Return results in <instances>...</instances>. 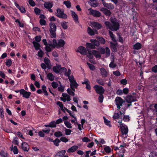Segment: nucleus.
<instances>
[{"label": "nucleus", "instance_id": "nucleus-12", "mask_svg": "<svg viewBox=\"0 0 157 157\" xmlns=\"http://www.w3.org/2000/svg\"><path fill=\"white\" fill-rule=\"evenodd\" d=\"M115 101L116 105H122L123 103L124 102V101L121 98L119 97L116 98Z\"/></svg>", "mask_w": 157, "mask_h": 157}, {"label": "nucleus", "instance_id": "nucleus-55", "mask_svg": "<svg viewBox=\"0 0 157 157\" xmlns=\"http://www.w3.org/2000/svg\"><path fill=\"white\" fill-rule=\"evenodd\" d=\"M103 94H99L100 95L98 97V99L99 101L101 103H102L103 102L104 99V96L103 95Z\"/></svg>", "mask_w": 157, "mask_h": 157}, {"label": "nucleus", "instance_id": "nucleus-14", "mask_svg": "<svg viewBox=\"0 0 157 157\" xmlns=\"http://www.w3.org/2000/svg\"><path fill=\"white\" fill-rule=\"evenodd\" d=\"M100 11L102 12L106 16H110L111 14V11L105 8L102 7L101 8Z\"/></svg>", "mask_w": 157, "mask_h": 157}, {"label": "nucleus", "instance_id": "nucleus-1", "mask_svg": "<svg viewBox=\"0 0 157 157\" xmlns=\"http://www.w3.org/2000/svg\"><path fill=\"white\" fill-rule=\"evenodd\" d=\"M111 21L112 24L110 30L112 31H117L120 28V24L116 19L111 18Z\"/></svg>", "mask_w": 157, "mask_h": 157}, {"label": "nucleus", "instance_id": "nucleus-35", "mask_svg": "<svg viewBox=\"0 0 157 157\" xmlns=\"http://www.w3.org/2000/svg\"><path fill=\"white\" fill-rule=\"evenodd\" d=\"M104 119V122L106 125L110 127H112L110 121L104 117H103Z\"/></svg>", "mask_w": 157, "mask_h": 157}, {"label": "nucleus", "instance_id": "nucleus-51", "mask_svg": "<svg viewBox=\"0 0 157 157\" xmlns=\"http://www.w3.org/2000/svg\"><path fill=\"white\" fill-rule=\"evenodd\" d=\"M64 75L66 76L69 77L70 76L71 74V69H68V71H67V69H65Z\"/></svg>", "mask_w": 157, "mask_h": 157}, {"label": "nucleus", "instance_id": "nucleus-44", "mask_svg": "<svg viewBox=\"0 0 157 157\" xmlns=\"http://www.w3.org/2000/svg\"><path fill=\"white\" fill-rule=\"evenodd\" d=\"M34 11L35 13L37 15H39L40 13V10L38 8L35 7L34 9Z\"/></svg>", "mask_w": 157, "mask_h": 157}, {"label": "nucleus", "instance_id": "nucleus-58", "mask_svg": "<svg viewBox=\"0 0 157 157\" xmlns=\"http://www.w3.org/2000/svg\"><path fill=\"white\" fill-rule=\"evenodd\" d=\"M50 127L55 128L56 127V124L55 121H52L49 123Z\"/></svg>", "mask_w": 157, "mask_h": 157}, {"label": "nucleus", "instance_id": "nucleus-34", "mask_svg": "<svg viewBox=\"0 0 157 157\" xmlns=\"http://www.w3.org/2000/svg\"><path fill=\"white\" fill-rule=\"evenodd\" d=\"M101 74L103 77H105L107 76V72L106 69H100Z\"/></svg>", "mask_w": 157, "mask_h": 157}, {"label": "nucleus", "instance_id": "nucleus-41", "mask_svg": "<svg viewBox=\"0 0 157 157\" xmlns=\"http://www.w3.org/2000/svg\"><path fill=\"white\" fill-rule=\"evenodd\" d=\"M54 135L56 137L59 138L63 136V134L60 131H57L54 133Z\"/></svg>", "mask_w": 157, "mask_h": 157}, {"label": "nucleus", "instance_id": "nucleus-9", "mask_svg": "<svg viewBox=\"0 0 157 157\" xmlns=\"http://www.w3.org/2000/svg\"><path fill=\"white\" fill-rule=\"evenodd\" d=\"M121 129V132L122 135L127 134L128 132V128L127 126L124 125L123 126L121 125L120 126Z\"/></svg>", "mask_w": 157, "mask_h": 157}, {"label": "nucleus", "instance_id": "nucleus-54", "mask_svg": "<svg viewBox=\"0 0 157 157\" xmlns=\"http://www.w3.org/2000/svg\"><path fill=\"white\" fill-rule=\"evenodd\" d=\"M96 81L99 84L103 86L104 85L105 83L103 80L102 79H97Z\"/></svg>", "mask_w": 157, "mask_h": 157}, {"label": "nucleus", "instance_id": "nucleus-21", "mask_svg": "<svg viewBox=\"0 0 157 157\" xmlns=\"http://www.w3.org/2000/svg\"><path fill=\"white\" fill-rule=\"evenodd\" d=\"M65 44L64 41L62 39H60L59 40L58 43L57 48L62 47H63Z\"/></svg>", "mask_w": 157, "mask_h": 157}, {"label": "nucleus", "instance_id": "nucleus-47", "mask_svg": "<svg viewBox=\"0 0 157 157\" xmlns=\"http://www.w3.org/2000/svg\"><path fill=\"white\" fill-rule=\"evenodd\" d=\"M60 142V140L58 138H56L54 140V144L56 146H59V143Z\"/></svg>", "mask_w": 157, "mask_h": 157}, {"label": "nucleus", "instance_id": "nucleus-23", "mask_svg": "<svg viewBox=\"0 0 157 157\" xmlns=\"http://www.w3.org/2000/svg\"><path fill=\"white\" fill-rule=\"evenodd\" d=\"M71 14L72 16L74 19L75 21L76 22L78 21V16L77 14L73 11H71Z\"/></svg>", "mask_w": 157, "mask_h": 157}, {"label": "nucleus", "instance_id": "nucleus-11", "mask_svg": "<svg viewBox=\"0 0 157 157\" xmlns=\"http://www.w3.org/2000/svg\"><path fill=\"white\" fill-rule=\"evenodd\" d=\"M21 149L24 151L28 152L29 149V146L26 142L22 143L21 145Z\"/></svg>", "mask_w": 157, "mask_h": 157}, {"label": "nucleus", "instance_id": "nucleus-24", "mask_svg": "<svg viewBox=\"0 0 157 157\" xmlns=\"http://www.w3.org/2000/svg\"><path fill=\"white\" fill-rule=\"evenodd\" d=\"M92 53L96 58L99 59L101 58V55L98 51L95 50H93Z\"/></svg>", "mask_w": 157, "mask_h": 157}, {"label": "nucleus", "instance_id": "nucleus-32", "mask_svg": "<svg viewBox=\"0 0 157 157\" xmlns=\"http://www.w3.org/2000/svg\"><path fill=\"white\" fill-rule=\"evenodd\" d=\"M56 104L59 105V106L61 110L63 111L64 113H65V111L64 109V107L62 102L59 101L57 102Z\"/></svg>", "mask_w": 157, "mask_h": 157}, {"label": "nucleus", "instance_id": "nucleus-50", "mask_svg": "<svg viewBox=\"0 0 157 157\" xmlns=\"http://www.w3.org/2000/svg\"><path fill=\"white\" fill-rule=\"evenodd\" d=\"M52 69H66L64 67H62L59 63H56V66L53 67Z\"/></svg>", "mask_w": 157, "mask_h": 157}, {"label": "nucleus", "instance_id": "nucleus-40", "mask_svg": "<svg viewBox=\"0 0 157 157\" xmlns=\"http://www.w3.org/2000/svg\"><path fill=\"white\" fill-rule=\"evenodd\" d=\"M63 4L65 5L68 8H70L71 6V3L69 1H64Z\"/></svg>", "mask_w": 157, "mask_h": 157}, {"label": "nucleus", "instance_id": "nucleus-19", "mask_svg": "<svg viewBox=\"0 0 157 157\" xmlns=\"http://www.w3.org/2000/svg\"><path fill=\"white\" fill-rule=\"evenodd\" d=\"M142 45L139 42H137L133 45V48L135 50H139L142 48Z\"/></svg>", "mask_w": 157, "mask_h": 157}, {"label": "nucleus", "instance_id": "nucleus-64", "mask_svg": "<svg viewBox=\"0 0 157 157\" xmlns=\"http://www.w3.org/2000/svg\"><path fill=\"white\" fill-rule=\"evenodd\" d=\"M13 152L14 154H17L18 153V151L16 146H14L13 147Z\"/></svg>", "mask_w": 157, "mask_h": 157}, {"label": "nucleus", "instance_id": "nucleus-53", "mask_svg": "<svg viewBox=\"0 0 157 157\" xmlns=\"http://www.w3.org/2000/svg\"><path fill=\"white\" fill-rule=\"evenodd\" d=\"M41 37L40 36H36L35 37L34 39L36 42L38 43L41 41Z\"/></svg>", "mask_w": 157, "mask_h": 157}, {"label": "nucleus", "instance_id": "nucleus-63", "mask_svg": "<svg viewBox=\"0 0 157 157\" xmlns=\"http://www.w3.org/2000/svg\"><path fill=\"white\" fill-rule=\"evenodd\" d=\"M123 120L125 122L128 121L130 120L129 117L128 115H124L123 117Z\"/></svg>", "mask_w": 157, "mask_h": 157}, {"label": "nucleus", "instance_id": "nucleus-42", "mask_svg": "<svg viewBox=\"0 0 157 157\" xmlns=\"http://www.w3.org/2000/svg\"><path fill=\"white\" fill-rule=\"evenodd\" d=\"M68 94L72 96H74L75 95L74 92L72 91L71 90L70 88H68L67 90Z\"/></svg>", "mask_w": 157, "mask_h": 157}, {"label": "nucleus", "instance_id": "nucleus-56", "mask_svg": "<svg viewBox=\"0 0 157 157\" xmlns=\"http://www.w3.org/2000/svg\"><path fill=\"white\" fill-rule=\"evenodd\" d=\"M4 109L2 106L0 107V117L1 118H2L4 117Z\"/></svg>", "mask_w": 157, "mask_h": 157}, {"label": "nucleus", "instance_id": "nucleus-8", "mask_svg": "<svg viewBox=\"0 0 157 157\" xmlns=\"http://www.w3.org/2000/svg\"><path fill=\"white\" fill-rule=\"evenodd\" d=\"M76 52H79L83 55H86L87 54V51L86 48L82 46H79Z\"/></svg>", "mask_w": 157, "mask_h": 157}, {"label": "nucleus", "instance_id": "nucleus-5", "mask_svg": "<svg viewBox=\"0 0 157 157\" xmlns=\"http://www.w3.org/2000/svg\"><path fill=\"white\" fill-rule=\"evenodd\" d=\"M57 14L56 15L60 18L66 19L67 18V15L64 13L63 10H62L59 8L57 10Z\"/></svg>", "mask_w": 157, "mask_h": 157}, {"label": "nucleus", "instance_id": "nucleus-18", "mask_svg": "<svg viewBox=\"0 0 157 157\" xmlns=\"http://www.w3.org/2000/svg\"><path fill=\"white\" fill-rule=\"evenodd\" d=\"M45 64L47 65V69H52L51 65L50 60L47 58L45 57L44 60Z\"/></svg>", "mask_w": 157, "mask_h": 157}, {"label": "nucleus", "instance_id": "nucleus-3", "mask_svg": "<svg viewBox=\"0 0 157 157\" xmlns=\"http://www.w3.org/2000/svg\"><path fill=\"white\" fill-rule=\"evenodd\" d=\"M98 49L99 50L100 54H104L106 52L107 57H109L110 55V51L109 48L108 47H106L105 49L103 48L99 47L98 48Z\"/></svg>", "mask_w": 157, "mask_h": 157}, {"label": "nucleus", "instance_id": "nucleus-49", "mask_svg": "<svg viewBox=\"0 0 157 157\" xmlns=\"http://www.w3.org/2000/svg\"><path fill=\"white\" fill-rule=\"evenodd\" d=\"M51 85L53 88L56 89L59 86V84L56 82H53L51 83Z\"/></svg>", "mask_w": 157, "mask_h": 157}, {"label": "nucleus", "instance_id": "nucleus-26", "mask_svg": "<svg viewBox=\"0 0 157 157\" xmlns=\"http://www.w3.org/2000/svg\"><path fill=\"white\" fill-rule=\"evenodd\" d=\"M90 41L94 44L95 47V46L98 47L100 45V44L99 41L98 40V39H97V40L94 39H91L90 40Z\"/></svg>", "mask_w": 157, "mask_h": 157}, {"label": "nucleus", "instance_id": "nucleus-20", "mask_svg": "<svg viewBox=\"0 0 157 157\" xmlns=\"http://www.w3.org/2000/svg\"><path fill=\"white\" fill-rule=\"evenodd\" d=\"M92 25L95 28L98 30L100 29L101 28V25L98 22H94L93 23Z\"/></svg>", "mask_w": 157, "mask_h": 157}, {"label": "nucleus", "instance_id": "nucleus-31", "mask_svg": "<svg viewBox=\"0 0 157 157\" xmlns=\"http://www.w3.org/2000/svg\"><path fill=\"white\" fill-rule=\"evenodd\" d=\"M70 85L71 88H72V87L77 88L79 85L75 80L71 82Z\"/></svg>", "mask_w": 157, "mask_h": 157}, {"label": "nucleus", "instance_id": "nucleus-33", "mask_svg": "<svg viewBox=\"0 0 157 157\" xmlns=\"http://www.w3.org/2000/svg\"><path fill=\"white\" fill-rule=\"evenodd\" d=\"M53 44H49V46L52 47L54 48H55L56 47H57L58 44V43L57 40L55 39H53Z\"/></svg>", "mask_w": 157, "mask_h": 157}, {"label": "nucleus", "instance_id": "nucleus-62", "mask_svg": "<svg viewBox=\"0 0 157 157\" xmlns=\"http://www.w3.org/2000/svg\"><path fill=\"white\" fill-rule=\"evenodd\" d=\"M1 155L3 157L7 155H9L8 154L6 151H5L3 150H1Z\"/></svg>", "mask_w": 157, "mask_h": 157}, {"label": "nucleus", "instance_id": "nucleus-7", "mask_svg": "<svg viewBox=\"0 0 157 157\" xmlns=\"http://www.w3.org/2000/svg\"><path fill=\"white\" fill-rule=\"evenodd\" d=\"M31 94L30 92L26 91L23 89H21L20 94L22 95L23 97L28 99L29 98Z\"/></svg>", "mask_w": 157, "mask_h": 157}, {"label": "nucleus", "instance_id": "nucleus-22", "mask_svg": "<svg viewBox=\"0 0 157 157\" xmlns=\"http://www.w3.org/2000/svg\"><path fill=\"white\" fill-rule=\"evenodd\" d=\"M78 148L77 146L74 145L71 147L67 150L68 153L73 152H75Z\"/></svg>", "mask_w": 157, "mask_h": 157}, {"label": "nucleus", "instance_id": "nucleus-2", "mask_svg": "<svg viewBox=\"0 0 157 157\" xmlns=\"http://www.w3.org/2000/svg\"><path fill=\"white\" fill-rule=\"evenodd\" d=\"M49 26L50 27L49 31L51 35V37L52 38H56V25L54 23L51 22L49 23Z\"/></svg>", "mask_w": 157, "mask_h": 157}, {"label": "nucleus", "instance_id": "nucleus-30", "mask_svg": "<svg viewBox=\"0 0 157 157\" xmlns=\"http://www.w3.org/2000/svg\"><path fill=\"white\" fill-rule=\"evenodd\" d=\"M88 34L90 36H93L94 35L95 33L94 30L90 27H88L87 29Z\"/></svg>", "mask_w": 157, "mask_h": 157}, {"label": "nucleus", "instance_id": "nucleus-61", "mask_svg": "<svg viewBox=\"0 0 157 157\" xmlns=\"http://www.w3.org/2000/svg\"><path fill=\"white\" fill-rule=\"evenodd\" d=\"M40 24L42 25H45L46 24V21L45 20L43 19H40L39 21Z\"/></svg>", "mask_w": 157, "mask_h": 157}, {"label": "nucleus", "instance_id": "nucleus-38", "mask_svg": "<svg viewBox=\"0 0 157 157\" xmlns=\"http://www.w3.org/2000/svg\"><path fill=\"white\" fill-rule=\"evenodd\" d=\"M113 118L114 120H116L117 119H119V118H120L121 119H122V117H120L119 114L118 113H115L114 115L113 116Z\"/></svg>", "mask_w": 157, "mask_h": 157}, {"label": "nucleus", "instance_id": "nucleus-52", "mask_svg": "<svg viewBox=\"0 0 157 157\" xmlns=\"http://www.w3.org/2000/svg\"><path fill=\"white\" fill-rule=\"evenodd\" d=\"M61 25L63 29H66L67 28V22H62Z\"/></svg>", "mask_w": 157, "mask_h": 157}, {"label": "nucleus", "instance_id": "nucleus-45", "mask_svg": "<svg viewBox=\"0 0 157 157\" xmlns=\"http://www.w3.org/2000/svg\"><path fill=\"white\" fill-rule=\"evenodd\" d=\"M149 157H157V153L155 151H152L150 152L149 155Z\"/></svg>", "mask_w": 157, "mask_h": 157}, {"label": "nucleus", "instance_id": "nucleus-28", "mask_svg": "<svg viewBox=\"0 0 157 157\" xmlns=\"http://www.w3.org/2000/svg\"><path fill=\"white\" fill-rule=\"evenodd\" d=\"M53 5L52 3L46 2H45L44 4V7L46 9L51 8L52 7Z\"/></svg>", "mask_w": 157, "mask_h": 157}, {"label": "nucleus", "instance_id": "nucleus-57", "mask_svg": "<svg viewBox=\"0 0 157 157\" xmlns=\"http://www.w3.org/2000/svg\"><path fill=\"white\" fill-rule=\"evenodd\" d=\"M88 55L87 56L90 59H92L93 58L94 55L92 53V51H88Z\"/></svg>", "mask_w": 157, "mask_h": 157}, {"label": "nucleus", "instance_id": "nucleus-43", "mask_svg": "<svg viewBox=\"0 0 157 157\" xmlns=\"http://www.w3.org/2000/svg\"><path fill=\"white\" fill-rule=\"evenodd\" d=\"M12 64V61L10 59L6 60V64L8 67H10Z\"/></svg>", "mask_w": 157, "mask_h": 157}, {"label": "nucleus", "instance_id": "nucleus-13", "mask_svg": "<svg viewBox=\"0 0 157 157\" xmlns=\"http://www.w3.org/2000/svg\"><path fill=\"white\" fill-rule=\"evenodd\" d=\"M15 6L20 11L21 13H25L26 12L25 8L23 6H20L16 2H14Z\"/></svg>", "mask_w": 157, "mask_h": 157}, {"label": "nucleus", "instance_id": "nucleus-15", "mask_svg": "<svg viewBox=\"0 0 157 157\" xmlns=\"http://www.w3.org/2000/svg\"><path fill=\"white\" fill-rule=\"evenodd\" d=\"M110 47L112 51L114 52H117V48L116 46L117 45V43H113L112 42H110Z\"/></svg>", "mask_w": 157, "mask_h": 157}, {"label": "nucleus", "instance_id": "nucleus-60", "mask_svg": "<svg viewBox=\"0 0 157 157\" xmlns=\"http://www.w3.org/2000/svg\"><path fill=\"white\" fill-rule=\"evenodd\" d=\"M44 53L42 50L40 49L38 52V56L40 57H42Z\"/></svg>", "mask_w": 157, "mask_h": 157}, {"label": "nucleus", "instance_id": "nucleus-39", "mask_svg": "<svg viewBox=\"0 0 157 157\" xmlns=\"http://www.w3.org/2000/svg\"><path fill=\"white\" fill-rule=\"evenodd\" d=\"M121 149H122V150L119 151V156L121 157H124V154L125 152V150L122 148H121Z\"/></svg>", "mask_w": 157, "mask_h": 157}, {"label": "nucleus", "instance_id": "nucleus-48", "mask_svg": "<svg viewBox=\"0 0 157 157\" xmlns=\"http://www.w3.org/2000/svg\"><path fill=\"white\" fill-rule=\"evenodd\" d=\"M65 126L68 128H72L71 124L69 122L65 121L64 122Z\"/></svg>", "mask_w": 157, "mask_h": 157}, {"label": "nucleus", "instance_id": "nucleus-16", "mask_svg": "<svg viewBox=\"0 0 157 157\" xmlns=\"http://www.w3.org/2000/svg\"><path fill=\"white\" fill-rule=\"evenodd\" d=\"M103 4L104 7L109 9H113L114 8L113 5L111 3H107L105 2H103Z\"/></svg>", "mask_w": 157, "mask_h": 157}, {"label": "nucleus", "instance_id": "nucleus-10", "mask_svg": "<svg viewBox=\"0 0 157 157\" xmlns=\"http://www.w3.org/2000/svg\"><path fill=\"white\" fill-rule=\"evenodd\" d=\"M125 100L126 101L130 103H131L132 102H134L136 101L135 98H134L131 95H129L127 96Z\"/></svg>", "mask_w": 157, "mask_h": 157}, {"label": "nucleus", "instance_id": "nucleus-17", "mask_svg": "<svg viewBox=\"0 0 157 157\" xmlns=\"http://www.w3.org/2000/svg\"><path fill=\"white\" fill-rule=\"evenodd\" d=\"M65 150H62L57 152L54 157H63L66 153Z\"/></svg>", "mask_w": 157, "mask_h": 157}, {"label": "nucleus", "instance_id": "nucleus-46", "mask_svg": "<svg viewBox=\"0 0 157 157\" xmlns=\"http://www.w3.org/2000/svg\"><path fill=\"white\" fill-rule=\"evenodd\" d=\"M98 40L99 41V43L102 44H104L105 43V40L102 37H99L98 38Z\"/></svg>", "mask_w": 157, "mask_h": 157}, {"label": "nucleus", "instance_id": "nucleus-36", "mask_svg": "<svg viewBox=\"0 0 157 157\" xmlns=\"http://www.w3.org/2000/svg\"><path fill=\"white\" fill-rule=\"evenodd\" d=\"M104 150L107 153H109L111 151V149L110 147L107 146H105Z\"/></svg>", "mask_w": 157, "mask_h": 157}, {"label": "nucleus", "instance_id": "nucleus-27", "mask_svg": "<svg viewBox=\"0 0 157 157\" xmlns=\"http://www.w3.org/2000/svg\"><path fill=\"white\" fill-rule=\"evenodd\" d=\"M47 78L51 81H52L55 79V76L51 73H49L47 75Z\"/></svg>", "mask_w": 157, "mask_h": 157}, {"label": "nucleus", "instance_id": "nucleus-37", "mask_svg": "<svg viewBox=\"0 0 157 157\" xmlns=\"http://www.w3.org/2000/svg\"><path fill=\"white\" fill-rule=\"evenodd\" d=\"M64 110H66V111L69 113V114L71 117H72L74 118L75 119V120L76 121V120H77L76 118V117L75 116H74V115L72 114V112L71 110L67 109L65 107H64Z\"/></svg>", "mask_w": 157, "mask_h": 157}, {"label": "nucleus", "instance_id": "nucleus-25", "mask_svg": "<svg viewBox=\"0 0 157 157\" xmlns=\"http://www.w3.org/2000/svg\"><path fill=\"white\" fill-rule=\"evenodd\" d=\"M35 49L36 50H40V45L39 43L36 42L35 41H33L32 42Z\"/></svg>", "mask_w": 157, "mask_h": 157}, {"label": "nucleus", "instance_id": "nucleus-6", "mask_svg": "<svg viewBox=\"0 0 157 157\" xmlns=\"http://www.w3.org/2000/svg\"><path fill=\"white\" fill-rule=\"evenodd\" d=\"M88 10L90 12V14L94 17H98L101 16V13L97 10H93L91 8L89 9Z\"/></svg>", "mask_w": 157, "mask_h": 157}, {"label": "nucleus", "instance_id": "nucleus-4", "mask_svg": "<svg viewBox=\"0 0 157 157\" xmlns=\"http://www.w3.org/2000/svg\"><path fill=\"white\" fill-rule=\"evenodd\" d=\"M93 88L98 94H104L105 89L102 86L98 85H95Z\"/></svg>", "mask_w": 157, "mask_h": 157}, {"label": "nucleus", "instance_id": "nucleus-59", "mask_svg": "<svg viewBox=\"0 0 157 157\" xmlns=\"http://www.w3.org/2000/svg\"><path fill=\"white\" fill-rule=\"evenodd\" d=\"M58 90L61 92H63L64 91V87L63 86L61 85V84L59 85V86L58 87Z\"/></svg>", "mask_w": 157, "mask_h": 157}, {"label": "nucleus", "instance_id": "nucleus-29", "mask_svg": "<svg viewBox=\"0 0 157 157\" xmlns=\"http://www.w3.org/2000/svg\"><path fill=\"white\" fill-rule=\"evenodd\" d=\"M86 46L87 48L92 49H95L96 48L94 46V44L92 43H87L86 44Z\"/></svg>", "mask_w": 157, "mask_h": 157}]
</instances>
